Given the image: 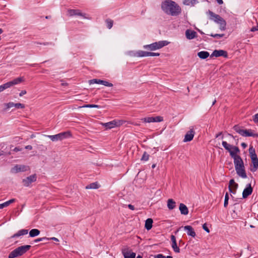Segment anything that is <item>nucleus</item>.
Masks as SVG:
<instances>
[{"label":"nucleus","mask_w":258,"mask_h":258,"mask_svg":"<svg viewBox=\"0 0 258 258\" xmlns=\"http://www.w3.org/2000/svg\"><path fill=\"white\" fill-rule=\"evenodd\" d=\"M163 11L167 15L176 16L181 13L180 7L174 2L171 0H165L161 6Z\"/></svg>","instance_id":"f257e3e1"},{"label":"nucleus","mask_w":258,"mask_h":258,"mask_svg":"<svg viewBox=\"0 0 258 258\" xmlns=\"http://www.w3.org/2000/svg\"><path fill=\"white\" fill-rule=\"evenodd\" d=\"M222 145L225 149L229 153L230 156L233 160L241 158L239 155L240 151L237 146L231 145L226 141H223Z\"/></svg>","instance_id":"f03ea898"},{"label":"nucleus","mask_w":258,"mask_h":258,"mask_svg":"<svg viewBox=\"0 0 258 258\" xmlns=\"http://www.w3.org/2000/svg\"><path fill=\"white\" fill-rule=\"evenodd\" d=\"M233 162L237 174L243 178H246L247 175L242 159L241 158L234 159Z\"/></svg>","instance_id":"7ed1b4c3"},{"label":"nucleus","mask_w":258,"mask_h":258,"mask_svg":"<svg viewBox=\"0 0 258 258\" xmlns=\"http://www.w3.org/2000/svg\"><path fill=\"white\" fill-rule=\"evenodd\" d=\"M210 16V19L220 25V29L224 31L226 28V22L225 20L219 15L215 14L212 11L209 10L207 12Z\"/></svg>","instance_id":"20e7f679"},{"label":"nucleus","mask_w":258,"mask_h":258,"mask_svg":"<svg viewBox=\"0 0 258 258\" xmlns=\"http://www.w3.org/2000/svg\"><path fill=\"white\" fill-rule=\"evenodd\" d=\"M233 128L236 133L243 137L258 138V134L255 133L254 131L251 129L244 130L239 125H235Z\"/></svg>","instance_id":"39448f33"},{"label":"nucleus","mask_w":258,"mask_h":258,"mask_svg":"<svg viewBox=\"0 0 258 258\" xmlns=\"http://www.w3.org/2000/svg\"><path fill=\"white\" fill-rule=\"evenodd\" d=\"M248 150L252 163L250 167V170L254 172L256 171L258 169V158L255 153V149L253 147V146H250Z\"/></svg>","instance_id":"423d86ee"},{"label":"nucleus","mask_w":258,"mask_h":258,"mask_svg":"<svg viewBox=\"0 0 258 258\" xmlns=\"http://www.w3.org/2000/svg\"><path fill=\"white\" fill-rule=\"evenodd\" d=\"M168 44L169 42L167 41L163 40L154 42L151 44L144 45V48L149 50L153 51L156 49H160L164 46L167 45Z\"/></svg>","instance_id":"0eeeda50"},{"label":"nucleus","mask_w":258,"mask_h":258,"mask_svg":"<svg viewBox=\"0 0 258 258\" xmlns=\"http://www.w3.org/2000/svg\"><path fill=\"white\" fill-rule=\"evenodd\" d=\"M71 133L69 131L62 132L55 135H48L47 137L49 138L52 142L61 141L64 139L71 137Z\"/></svg>","instance_id":"6e6552de"},{"label":"nucleus","mask_w":258,"mask_h":258,"mask_svg":"<svg viewBox=\"0 0 258 258\" xmlns=\"http://www.w3.org/2000/svg\"><path fill=\"white\" fill-rule=\"evenodd\" d=\"M24 81L23 78L22 77L17 78L11 81L8 82L0 86V92H2L4 90L10 88L13 85L18 84Z\"/></svg>","instance_id":"1a4fd4ad"},{"label":"nucleus","mask_w":258,"mask_h":258,"mask_svg":"<svg viewBox=\"0 0 258 258\" xmlns=\"http://www.w3.org/2000/svg\"><path fill=\"white\" fill-rule=\"evenodd\" d=\"M67 12L69 17L80 16L86 19H90L88 15L82 13L81 11L79 9H68Z\"/></svg>","instance_id":"9d476101"},{"label":"nucleus","mask_w":258,"mask_h":258,"mask_svg":"<svg viewBox=\"0 0 258 258\" xmlns=\"http://www.w3.org/2000/svg\"><path fill=\"white\" fill-rule=\"evenodd\" d=\"M29 169V167L28 166L17 164L11 169V172L12 173H17L20 172L26 171Z\"/></svg>","instance_id":"9b49d317"},{"label":"nucleus","mask_w":258,"mask_h":258,"mask_svg":"<svg viewBox=\"0 0 258 258\" xmlns=\"http://www.w3.org/2000/svg\"><path fill=\"white\" fill-rule=\"evenodd\" d=\"M90 85L93 84H102L107 87H112L113 84L105 80H102L100 79H94L89 81Z\"/></svg>","instance_id":"f8f14e48"},{"label":"nucleus","mask_w":258,"mask_h":258,"mask_svg":"<svg viewBox=\"0 0 258 258\" xmlns=\"http://www.w3.org/2000/svg\"><path fill=\"white\" fill-rule=\"evenodd\" d=\"M36 179L37 176L35 174L26 177L25 179H23L22 182L24 185L28 186L31 183L35 182L36 180Z\"/></svg>","instance_id":"ddd939ff"},{"label":"nucleus","mask_w":258,"mask_h":258,"mask_svg":"<svg viewBox=\"0 0 258 258\" xmlns=\"http://www.w3.org/2000/svg\"><path fill=\"white\" fill-rule=\"evenodd\" d=\"M219 57L223 56L225 58L228 57V53L226 51L223 50H215L211 55V57Z\"/></svg>","instance_id":"4468645a"},{"label":"nucleus","mask_w":258,"mask_h":258,"mask_svg":"<svg viewBox=\"0 0 258 258\" xmlns=\"http://www.w3.org/2000/svg\"><path fill=\"white\" fill-rule=\"evenodd\" d=\"M121 251L124 258H135L136 257V253L129 251L128 247L122 248Z\"/></svg>","instance_id":"2eb2a0df"},{"label":"nucleus","mask_w":258,"mask_h":258,"mask_svg":"<svg viewBox=\"0 0 258 258\" xmlns=\"http://www.w3.org/2000/svg\"><path fill=\"white\" fill-rule=\"evenodd\" d=\"M195 132L194 130V128L192 127L190 128V130L188 131L185 134L184 139L183 140L184 142H187L191 141L194 137Z\"/></svg>","instance_id":"dca6fc26"},{"label":"nucleus","mask_w":258,"mask_h":258,"mask_svg":"<svg viewBox=\"0 0 258 258\" xmlns=\"http://www.w3.org/2000/svg\"><path fill=\"white\" fill-rule=\"evenodd\" d=\"M171 240L172 241V247L174 251V252L176 253H179L180 252V249L178 246H177L176 237L173 235H171Z\"/></svg>","instance_id":"f3484780"},{"label":"nucleus","mask_w":258,"mask_h":258,"mask_svg":"<svg viewBox=\"0 0 258 258\" xmlns=\"http://www.w3.org/2000/svg\"><path fill=\"white\" fill-rule=\"evenodd\" d=\"M185 36L189 40L192 39L197 37V32L194 30L187 29L185 31Z\"/></svg>","instance_id":"a211bd4d"},{"label":"nucleus","mask_w":258,"mask_h":258,"mask_svg":"<svg viewBox=\"0 0 258 258\" xmlns=\"http://www.w3.org/2000/svg\"><path fill=\"white\" fill-rule=\"evenodd\" d=\"M184 229L187 230V235L192 237H195L196 236V232L194 231V228L189 225H187L184 227Z\"/></svg>","instance_id":"6ab92c4d"},{"label":"nucleus","mask_w":258,"mask_h":258,"mask_svg":"<svg viewBox=\"0 0 258 258\" xmlns=\"http://www.w3.org/2000/svg\"><path fill=\"white\" fill-rule=\"evenodd\" d=\"M238 186V184L235 182L234 180L232 179L229 181V190L230 192H234L235 190Z\"/></svg>","instance_id":"aec40b11"},{"label":"nucleus","mask_w":258,"mask_h":258,"mask_svg":"<svg viewBox=\"0 0 258 258\" xmlns=\"http://www.w3.org/2000/svg\"><path fill=\"white\" fill-rule=\"evenodd\" d=\"M31 246L30 245H22L18 247V249L20 251V253L22 254V255H23L26 252H27L28 250H30L31 248Z\"/></svg>","instance_id":"412c9836"},{"label":"nucleus","mask_w":258,"mask_h":258,"mask_svg":"<svg viewBox=\"0 0 258 258\" xmlns=\"http://www.w3.org/2000/svg\"><path fill=\"white\" fill-rule=\"evenodd\" d=\"M21 255H22V254L20 253L18 248H16L9 253L8 257L15 258Z\"/></svg>","instance_id":"4be33fe9"},{"label":"nucleus","mask_w":258,"mask_h":258,"mask_svg":"<svg viewBox=\"0 0 258 258\" xmlns=\"http://www.w3.org/2000/svg\"><path fill=\"white\" fill-rule=\"evenodd\" d=\"M179 209L181 214L186 215L188 213V210L186 205L184 204L180 203L179 207Z\"/></svg>","instance_id":"5701e85b"},{"label":"nucleus","mask_w":258,"mask_h":258,"mask_svg":"<svg viewBox=\"0 0 258 258\" xmlns=\"http://www.w3.org/2000/svg\"><path fill=\"white\" fill-rule=\"evenodd\" d=\"M103 126L106 129H111L116 126H117V123L115 120H113L103 124Z\"/></svg>","instance_id":"b1692460"},{"label":"nucleus","mask_w":258,"mask_h":258,"mask_svg":"<svg viewBox=\"0 0 258 258\" xmlns=\"http://www.w3.org/2000/svg\"><path fill=\"white\" fill-rule=\"evenodd\" d=\"M28 233V230L27 229H21L18 231L16 233L12 235L11 238H13L15 237H19L20 236L24 235Z\"/></svg>","instance_id":"393cba45"},{"label":"nucleus","mask_w":258,"mask_h":258,"mask_svg":"<svg viewBox=\"0 0 258 258\" xmlns=\"http://www.w3.org/2000/svg\"><path fill=\"white\" fill-rule=\"evenodd\" d=\"M153 223V220L151 218L147 219L145 221V228L149 230L152 228V224Z\"/></svg>","instance_id":"a878e982"},{"label":"nucleus","mask_w":258,"mask_h":258,"mask_svg":"<svg viewBox=\"0 0 258 258\" xmlns=\"http://www.w3.org/2000/svg\"><path fill=\"white\" fill-rule=\"evenodd\" d=\"M176 207L175 202L172 199H169L167 201V207L169 210H173Z\"/></svg>","instance_id":"bb28decb"},{"label":"nucleus","mask_w":258,"mask_h":258,"mask_svg":"<svg viewBox=\"0 0 258 258\" xmlns=\"http://www.w3.org/2000/svg\"><path fill=\"white\" fill-rule=\"evenodd\" d=\"M209 55V53L206 51H202L198 53V56L201 59H206Z\"/></svg>","instance_id":"cd10ccee"},{"label":"nucleus","mask_w":258,"mask_h":258,"mask_svg":"<svg viewBox=\"0 0 258 258\" xmlns=\"http://www.w3.org/2000/svg\"><path fill=\"white\" fill-rule=\"evenodd\" d=\"M40 233V231L37 229H33L29 232V236L31 237H35L38 235Z\"/></svg>","instance_id":"c85d7f7f"},{"label":"nucleus","mask_w":258,"mask_h":258,"mask_svg":"<svg viewBox=\"0 0 258 258\" xmlns=\"http://www.w3.org/2000/svg\"><path fill=\"white\" fill-rule=\"evenodd\" d=\"M100 187V185L97 182L90 183L86 186V189H97Z\"/></svg>","instance_id":"c756f323"},{"label":"nucleus","mask_w":258,"mask_h":258,"mask_svg":"<svg viewBox=\"0 0 258 258\" xmlns=\"http://www.w3.org/2000/svg\"><path fill=\"white\" fill-rule=\"evenodd\" d=\"M234 201L239 202L238 200H242L243 199H246L248 197L249 195H242L240 197H235L232 195H230Z\"/></svg>","instance_id":"7c9ffc66"},{"label":"nucleus","mask_w":258,"mask_h":258,"mask_svg":"<svg viewBox=\"0 0 258 258\" xmlns=\"http://www.w3.org/2000/svg\"><path fill=\"white\" fill-rule=\"evenodd\" d=\"M197 3H198L197 0H183V4L187 6H194Z\"/></svg>","instance_id":"2f4dec72"},{"label":"nucleus","mask_w":258,"mask_h":258,"mask_svg":"<svg viewBox=\"0 0 258 258\" xmlns=\"http://www.w3.org/2000/svg\"><path fill=\"white\" fill-rule=\"evenodd\" d=\"M16 200L15 199H11L3 204H1L2 208H4L5 207H7L9 206L10 204L15 202Z\"/></svg>","instance_id":"473e14b6"},{"label":"nucleus","mask_w":258,"mask_h":258,"mask_svg":"<svg viewBox=\"0 0 258 258\" xmlns=\"http://www.w3.org/2000/svg\"><path fill=\"white\" fill-rule=\"evenodd\" d=\"M252 192V188L250 184H248L247 187L243 190L242 194H251Z\"/></svg>","instance_id":"72a5a7b5"},{"label":"nucleus","mask_w":258,"mask_h":258,"mask_svg":"<svg viewBox=\"0 0 258 258\" xmlns=\"http://www.w3.org/2000/svg\"><path fill=\"white\" fill-rule=\"evenodd\" d=\"M148 51L139 50L137 52V56L138 57L148 56Z\"/></svg>","instance_id":"f704fd0d"},{"label":"nucleus","mask_w":258,"mask_h":258,"mask_svg":"<svg viewBox=\"0 0 258 258\" xmlns=\"http://www.w3.org/2000/svg\"><path fill=\"white\" fill-rule=\"evenodd\" d=\"M105 22L107 24V27L109 29H111L113 24V21L110 19H107Z\"/></svg>","instance_id":"c9c22d12"},{"label":"nucleus","mask_w":258,"mask_h":258,"mask_svg":"<svg viewBox=\"0 0 258 258\" xmlns=\"http://www.w3.org/2000/svg\"><path fill=\"white\" fill-rule=\"evenodd\" d=\"M80 108H100L101 106L100 105H96V104H86L83 105V106H80Z\"/></svg>","instance_id":"e433bc0d"},{"label":"nucleus","mask_w":258,"mask_h":258,"mask_svg":"<svg viewBox=\"0 0 258 258\" xmlns=\"http://www.w3.org/2000/svg\"><path fill=\"white\" fill-rule=\"evenodd\" d=\"M152 120H153V122H161L163 120V118L162 116H157L153 117Z\"/></svg>","instance_id":"4c0bfd02"},{"label":"nucleus","mask_w":258,"mask_h":258,"mask_svg":"<svg viewBox=\"0 0 258 258\" xmlns=\"http://www.w3.org/2000/svg\"><path fill=\"white\" fill-rule=\"evenodd\" d=\"M152 118H153V116L147 117H144V118H142L141 120H142L144 122L150 123V122H153Z\"/></svg>","instance_id":"58836bf2"},{"label":"nucleus","mask_w":258,"mask_h":258,"mask_svg":"<svg viewBox=\"0 0 258 258\" xmlns=\"http://www.w3.org/2000/svg\"><path fill=\"white\" fill-rule=\"evenodd\" d=\"M5 105L6 107V108H5V110H7L9 108H10L13 107H15V103L12 102H9L8 103H6L5 104Z\"/></svg>","instance_id":"ea45409f"},{"label":"nucleus","mask_w":258,"mask_h":258,"mask_svg":"<svg viewBox=\"0 0 258 258\" xmlns=\"http://www.w3.org/2000/svg\"><path fill=\"white\" fill-rule=\"evenodd\" d=\"M149 158V155L148 154H147V152H145L142 156L141 160L146 161L148 160Z\"/></svg>","instance_id":"a19ab883"},{"label":"nucleus","mask_w":258,"mask_h":258,"mask_svg":"<svg viewBox=\"0 0 258 258\" xmlns=\"http://www.w3.org/2000/svg\"><path fill=\"white\" fill-rule=\"evenodd\" d=\"M229 195H225V199H224V207H227V206L228 205V200L229 199Z\"/></svg>","instance_id":"79ce46f5"},{"label":"nucleus","mask_w":258,"mask_h":258,"mask_svg":"<svg viewBox=\"0 0 258 258\" xmlns=\"http://www.w3.org/2000/svg\"><path fill=\"white\" fill-rule=\"evenodd\" d=\"M15 107L17 109H19V108L23 109L25 108V105L24 104H22L21 103H15Z\"/></svg>","instance_id":"37998d69"},{"label":"nucleus","mask_w":258,"mask_h":258,"mask_svg":"<svg viewBox=\"0 0 258 258\" xmlns=\"http://www.w3.org/2000/svg\"><path fill=\"white\" fill-rule=\"evenodd\" d=\"M210 35L214 38H219L223 37L224 36V34H211Z\"/></svg>","instance_id":"c03bdc74"},{"label":"nucleus","mask_w":258,"mask_h":258,"mask_svg":"<svg viewBox=\"0 0 258 258\" xmlns=\"http://www.w3.org/2000/svg\"><path fill=\"white\" fill-rule=\"evenodd\" d=\"M160 55L159 53L148 52V56H158Z\"/></svg>","instance_id":"a18cd8bd"},{"label":"nucleus","mask_w":258,"mask_h":258,"mask_svg":"<svg viewBox=\"0 0 258 258\" xmlns=\"http://www.w3.org/2000/svg\"><path fill=\"white\" fill-rule=\"evenodd\" d=\"M48 239H49V238L44 237L39 238H37L36 239H35L34 240V242H35V243H37V242H40V241H43L44 240H48Z\"/></svg>","instance_id":"49530a36"},{"label":"nucleus","mask_w":258,"mask_h":258,"mask_svg":"<svg viewBox=\"0 0 258 258\" xmlns=\"http://www.w3.org/2000/svg\"><path fill=\"white\" fill-rule=\"evenodd\" d=\"M253 121L256 123H258V113L255 114L252 117Z\"/></svg>","instance_id":"de8ad7c7"},{"label":"nucleus","mask_w":258,"mask_h":258,"mask_svg":"<svg viewBox=\"0 0 258 258\" xmlns=\"http://www.w3.org/2000/svg\"><path fill=\"white\" fill-rule=\"evenodd\" d=\"M203 229L204 230H205L207 233H209L210 232V230L207 227V224L206 223H204L203 225V226H202Z\"/></svg>","instance_id":"09e8293b"},{"label":"nucleus","mask_w":258,"mask_h":258,"mask_svg":"<svg viewBox=\"0 0 258 258\" xmlns=\"http://www.w3.org/2000/svg\"><path fill=\"white\" fill-rule=\"evenodd\" d=\"M35 44H40V45H50V44H51V43L50 42H44V43H40V42H34Z\"/></svg>","instance_id":"8fccbe9b"},{"label":"nucleus","mask_w":258,"mask_h":258,"mask_svg":"<svg viewBox=\"0 0 258 258\" xmlns=\"http://www.w3.org/2000/svg\"><path fill=\"white\" fill-rule=\"evenodd\" d=\"M166 256L163 255L162 254H158L155 256V258H166Z\"/></svg>","instance_id":"3c124183"},{"label":"nucleus","mask_w":258,"mask_h":258,"mask_svg":"<svg viewBox=\"0 0 258 258\" xmlns=\"http://www.w3.org/2000/svg\"><path fill=\"white\" fill-rule=\"evenodd\" d=\"M256 31H258V24L256 26L253 27L250 29V31L251 32H254Z\"/></svg>","instance_id":"603ef678"},{"label":"nucleus","mask_w":258,"mask_h":258,"mask_svg":"<svg viewBox=\"0 0 258 258\" xmlns=\"http://www.w3.org/2000/svg\"><path fill=\"white\" fill-rule=\"evenodd\" d=\"M27 93V91L26 90H22L20 93L19 96L20 97L23 96L24 95L26 94Z\"/></svg>","instance_id":"864d4df0"},{"label":"nucleus","mask_w":258,"mask_h":258,"mask_svg":"<svg viewBox=\"0 0 258 258\" xmlns=\"http://www.w3.org/2000/svg\"><path fill=\"white\" fill-rule=\"evenodd\" d=\"M127 207L131 209V210H135V207L133 205H131V204H129L127 205Z\"/></svg>","instance_id":"5fc2aeb1"},{"label":"nucleus","mask_w":258,"mask_h":258,"mask_svg":"<svg viewBox=\"0 0 258 258\" xmlns=\"http://www.w3.org/2000/svg\"><path fill=\"white\" fill-rule=\"evenodd\" d=\"M26 149H28V150H32V146H31V145H27L26 146H25V148Z\"/></svg>","instance_id":"6e6d98bb"},{"label":"nucleus","mask_w":258,"mask_h":258,"mask_svg":"<svg viewBox=\"0 0 258 258\" xmlns=\"http://www.w3.org/2000/svg\"><path fill=\"white\" fill-rule=\"evenodd\" d=\"M21 150H22V149L20 148L19 147H15V149H14V151L15 152H18V151H20Z\"/></svg>","instance_id":"4d7b16f0"},{"label":"nucleus","mask_w":258,"mask_h":258,"mask_svg":"<svg viewBox=\"0 0 258 258\" xmlns=\"http://www.w3.org/2000/svg\"><path fill=\"white\" fill-rule=\"evenodd\" d=\"M241 145L244 149H245L247 147V144L245 143H242Z\"/></svg>","instance_id":"13d9d810"},{"label":"nucleus","mask_w":258,"mask_h":258,"mask_svg":"<svg viewBox=\"0 0 258 258\" xmlns=\"http://www.w3.org/2000/svg\"><path fill=\"white\" fill-rule=\"evenodd\" d=\"M218 4L222 5L223 4V0H216Z\"/></svg>","instance_id":"bf43d9fd"},{"label":"nucleus","mask_w":258,"mask_h":258,"mask_svg":"<svg viewBox=\"0 0 258 258\" xmlns=\"http://www.w3.org/2000/svg\"><path fill=\"white\" fill-rule=\"evenodd\" d=\"M184 243V242L182 240H179V246H181V245H183Z\"/></svg>","instance_id":"052dcab7"},{"label":"nucleus","mask_w":258,"mask_h":258,"mask_svg":"<svg viewBox=\"0 0 258 258\" xmlns=\"http://www.w3.org/2000/svg\"><path fill=\"white\" fill-rule=\"evenodd\" d=\"M227 135L232 137L233 139H236V136H233L232 135H231V134H230L229 133H228Z\"/></svg>","instance_id":"680f3d73"},{"label":"nucleus","mask_w":258,"mask_h":258,"mask_svg":"<svg viewBox=\"0 0 258 258\" xmlns=\"http://www.w3.org/2000/svg\"><path fill=\"white\" fill-rule=\"evenodd\" d=\"M50 239H51V240H54V241H58V239L55 237H52V238H50Z\"/></svg>","instance_id":"e2e57ef3"},{"label":"nucleus","mask_w":258,"mask_h":258,"mask_svg":"<svg viewBox=\"0 0 258 258\" xmlns=\"http://www.w3.org/2000/svg\"><path fill=\"white\" fill-rule=\"evenodd\" d=\"M222 134V132H220L217 135H216V138H218V137H219L220 136H221V135Z\"/></svg>","instance_id":"0e129e2a"},{"label":"nucleus","mask_w":258,"mask_h":258,"mask_svg":"<svg viewBox=\"0 0 258 258\" xmlns=\"http://www.w3.org/2000/svg\"><path fill=\"white\" fill-rule=\"evenodd\" d=\"M51 18V16H46L45 17V19H50Z\"/></svg>","instance_id":"69168bd1"},{"label":"nucleus","mask_w":258,"mask_h":258,"mask_svg":"<svg viewBox=\"0 0 258 258\" xmlns=\"http://www.w3.org/2000/svg\"><path fill=\"white\" fill-rule=\"evenodd\" d=\"M166 258H173L172 256L171 255H168L166 257Z\"/></svg>","instance_id":"338daca9"},{"label":"nucleus","mask_w":258,"mask_h":258,"mask_svg":"<svg viewBox=\"0 0 258 258\" xmlns=\"http://www.w3.org/2000/svg\"><path fill=\"white\" fill-rule=\"evenodd\" d=\"M137 258H142V256L140 255H138L137 257Z\"/></svg>","instance_id":"774afa93"}]
</instances>
